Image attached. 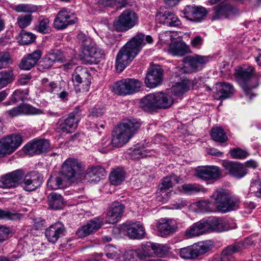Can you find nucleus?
<instances>
[{
    "instance_id": "obj_27",
    "label": "nucleus",
    "mask_w": 261,
    "mask_h": 261,
    "mask_svg": "<svg viewBox=\"0 0 261 261\" xmlns=\"http://www.w3.org/2000/svg\"><path fill=\"white\" fill-rule=\"evenodd\" d=\"M80 168V165L75 159H69L63 163L61 173L67 179L73 177Z\"/></svg>"
},
{
    "instance_id": "obj_22",
    "label": "nucleus",
    "mask_w": 261,
    "mask_h": 261,
    "mask_svg": "<svg viewBox=\"0 0 261 261\" xmlns=\"http://www.w3.org/2000/svg\"><path fill=\"white\" fill-rule=\"evenodd\" d=\"M103 224V219L100 217L94 218L90 220L86 225L79 228L76 234L80 238H85L97 231Z\"/></svg>"
},
{
    "instance_id": "obj_29",
    "label": "nucleus",
    "mask_w": 261,
    "mask_h": 261,
    "mask_svg": "<svg viewBox=\"0 0 261 261\" xmlns=\"http://www.w3.org/2000/svg\"><path fill=\"white\" fill-rule=\"evenodd\" d=\"M159 235L165 237L174 232L177 230V226L175 220L164 219L157 225Z\"/></svg>"
},
{
    "instance_id": "obj_4",
    "label": "nucleus",
    "mask_w": 261,
    "mask_h": 261,
    "mask_svg": "<svg viewBox=\"0 0 261 261\" xmlns=\"http://www.w3.org/2000/svg\"><path fill=\"white\" fill-rule=\"evenodd\" d=\"M142 82L135 79L126 78L115 82L113 86V91L120 95L133 94L138 92Z\"/></svg>"
},
{
    "instance_id": "obj_63",
    "label": "nucleus",
    "mask_w": 261,
    "mask_h": 261,
    "mask_svg": "<svg viewBox=\"0 0 261 261\" xmlns=\"http://www.w3.org/2000/svg\"><path fill=\"white\" fill-rule=\"evenodd\" d=\"M11 230L9 227L0 225V242H3L8 239Z\"/></svg>"
},
{
    "instance_id": "obj_56",
    "label": "nucleus",
    "mask_w": 261,
    "mask_h": 261,
    "mask_svg": "<svg viewBox=\"0 0 261 261\" xmlns=\"http://www.w3.org/2000/svg\"><path fill=\"white\" fill-rule=\"evenodd\" d=\"M114 147L112 143V138H103L99 143V151L102 153H107L111 150Z\"/></svg>"
},
{
    "instance_id": "obj_16",
    "label": "nucleus",
    "mask_w": 261,
    "mask_h": 261,
    "mask_svg": "<svg viewBox=\"0 0 261 261\" xmlns=\"http://www.w3.org/2000/svg\"><path fill=\"white\" fill-rule=\"evenodd\" d=\"M222 165L227 173L237 178H241L248 173L246 168L239 162L225 160Z\"/></svg>"
},
{
    "instance_id": "obj_58",
    "label": "nucleus",
    "mask_w": 261,
    "mask_h": 261,
    "mask_svg": "<svg viewBox=\"0 0 261 261\" xmlns=\"http://www.w3.org/2000/svg\"><path fill=\"white\" fill-rule=\"evenodd\" d=\"M229 153L233 159H244L249 155V152L246 150L240 148L231 149Z\"/></svg>"
},
{
    "instance_id": "obj_24",
    "label": "nucleus",
    "mask_w": 261,
    "mask_h": 261,
    "mask_svg": "<svg viewBox=\"0 0 261 261\" xmlns=\"http://www.w3.org/2000/svg\"><path fill=\"white\" fill-rule=\"evenodd\" d=\"M90 74L88 69L85 67L82 66L77 67L74 70L72 75V79L74 83L77 85L83 83L86 87L84 89H87L90 86Z\"/></svg>"
},
{
    "instance_id": "obj_51",
    "label": "nucleus",
    "mask_w": 261,
    "mask_h": 261,
    "mask_svg": "<svg viewBox=\"0 0 261 261\" xmlns=\"http://www.w3.org/2000/svg\"><path fill=\"white\" fill-rule=\"evenodd\" d=\"M229 10L227 7L217 6L214 9L213 17L214 19L226 18L228 17L227 12Z\"/></svg>"
},
{
    "instance_id": "obj_49",
    "label": "nucleus",
    "mask_w": 261,
    "mask_h": 261,
    "mask_svg": "<svg viewBox=\"0 0 261 261\" xmlns=\"http://www.w3.org/2000/svg\"><path fill=\"white\" fill-rule=\"evenodd\" d=\"M169 250L168 245L153 243V256L163 257L167 254Z\"/></svg>"
},
{
    "instance_id": "obj_7",
    "label": "nucleus",
    "mask_w": 261,
    "mask_h": 261,
    "mask_svg": "<svg viewBox=\"0 0 261 261\" xmlns=\"http://www.w3.org/2000/svg\"><path fill=\"white\" fill-rule=\"evenodd\" d=\"M138 22L136 13L129 10L123 11L114 22V27L118 32H126L134 27Z\"/></svg>"
},
{
    "instance_id": "obj_8",
    "label": "nucleus",
    "mask_w": 261,
    "mask_h": 261,
    "mask_svg": "<svg viewBox=\"0 0 261 261\" xmlns=\"http://www.w3.org/2000/svg\"><path fill=\"white\" fill-rule=\"evenodd\" d=\"M220 168L216 166H201L195 169V176L207 184L214 183L221 178Z\"/></svg>"
},
{
    "instance_id": "obj_55",
    "label": "nucleus",
    "mask_w": 261,
    "mask_h": 261,
    "mask_svg": "<svg viewBox=\"0 0 261 261\" xmlns=\"http://www.w3.org/2000/svg\"><path fill=\"white\" fill-rule=\"evenodd\" d=\"M107 256L110 259H116L120 257L121 252L119 249L111 245H108L105 248Z\"/></svg>"
},
{
    "instance_id": "obj_47",
    "label": "nucleus",
    "mask_w": 261,
    "mask_h": 261,
    "mask_svg": "<svg viewBox=\"0 0 261 261\" xmlns=\"http://www.w3.org/2000/svg\"><path fill=\"white\" fill-rule=\"evenodd\" d=\"M29 95V90L25 89H17L15 90L11 95V101L12 103H15L19 101H24L27 99Z\"/></svg>"
},
{
    "instance_id": "obj_53",
    "label": "nucleus",
    "mask_w": 261,
    "mask_h": 261,
    "mask_svg": "<svg viewBox=\"0 0 261 261\" xmlns=\"http://www.w3.org/2000/svg\"><path fill=\"white\" fill-rule=\"evenodd\" d=\"M22 215L19 213L0 209V219L8 220H17L20 219Z\"/></svg>"
},
{
    "instance_id": "obj_44",
    "label": "nucleus",
    "mask_w": 261,
    "mask_h": 261,
    "mask_svg": "<svg viewBox=\"0 0 261 261\" xmlns=\"http://www.w3.org/2000/svg\"><path fill=\"white\" fill-rule=\"evenodd\" d=\"M193 86L191 81L188 79H184L181 82L176 83L172 87V91L174 95L179 96L187 92Z\"/></svg>"
},
{
    "instance_id": "obj_28",
    "label": "nucleus",
    "mask_w": 261,
    "mask_h": 261,
    "mask_svg": "<svg viewBox=\"0 0 261 261\" xmlns=\"http://www.w3.org/2000/svg\"><path fill=\"white\" fill-rule=\"evenodd\" d=\"M42 56V51L37 49L31 54L23 57L19 64V68L24 70H29L33 67L38 62Z\"/></svg>"
},
{
    "instance_id": "obj_3",
    "label": "nucleus",
    "mask_w": 261,
    "mask_h": 261,
    "mask_svg": "<svg viewBox=\"0 0 261 261\" xmlns=\"http://www.w3.org/2000/svg\"><path fill=\"white\" fill-rule=\"evenodd\" d=\"M173 103L171 95L162 92L150 93L141 99L140 106L144 111L152 112L157 109H167Z\"/></svg>"
},
{
    "instance_id": "obj_23",
    "label": "nucleus",
    "mask_w": 261,
    "mask_h": 261,
    "mask_svg": "<svg viewBox=\"0 0 261 261\" xmlns=\"http://www.w3.org/2000/svg\"><path fill=\"white\" fill-rule=\"evenodd\" d=\"M183 13L187 19L194 21H200L206 16L207 12L203 7L191 5L186 6Z\"/></svg>"
},
{
    "instance_id": "obj_2",
    "label": "nucleus",
    "mask_w": 261,
    "mask_h": 261,
    "mask_svg": "<svg viewBox=\"0 0 261 261\" xmlns=\"http://www.w3.org/2000/svg\"><path fill=\"white\" fill-rule=\"evenodd\" d=\"M140 127V123L135 119H127L115 128L112 134V143L115 147H121L126 144Z\"/></svg>"
},
{
    "instance_id": "obj_33",
    "label": "nucleus",
    "mask_w": 261,
    "mask_h": 261,
    "mask_svg": "<svg viewBox=\"0 0 261 261\" xmlns=\"http://www.w3.org/2000/svg\"><path fill=\"white\" fill-rule=\"evenodd\" d=\"M68 180L61 173L51 175L47 182V188L50 190L62 189L67 186Z\"/></svg>"
},
{
    "instance_id": "obj_40",
    "label": "nucleus",
    "mask_w": 261,
    "mask_h": 261,
    "mask_svg": "<svg viewBox=\"0 0 261 261\" xmlns=\"http://www.w3.org/2000/svg\"><path fill=\"white\" fill-rule=\"evenodd\" d=\"M48 202L49 207L54 210L61 209L65 204L63 197L55 192H52L49 195Z\"/></svg>"
},
{
    "instance_id": "obj_43",
    "label": "nucleus",
    "mask_w": 261,
    "mask_h": 261,
    "mask_svg": "<svg viewBox=\"0 0 261 261\" xmlns=\"http://www.w3.org/2000/svg\"><path fill=\"white\" fill-rule=\"evenodd\" d=\"M193 206L197 212L201 213L214 212L216 211V206L213 201L201 200L193 204Z\"/></svg>"
},
{
    "instance_id": "obj_48",
    "label": "nucleus",
    "mask_w": 261,
    "mask_h": 261,
    "mask_svg": "<svg viewBox=\"0 0 261 261\" xmlns=\"http://www.w3.org/2000/svg\"><path fill=\"white\" fill-rule=\"evenodd\" d=\"M19 42L20 44L26 45L33 42L36 39V36L30 32L22 30L19 34Z\"/></svg>"
},
{
    "instance_id": "obj_52",
    "label": "nucleus",
    "mask_w": 261,
    "mask_h": 261,
    "mask_svg": "<svg viewBox=\"0 0 261 261\" xmlns=\"http://www.w3.org/2000/svg\"><path fill=\"white\" fill-rule=\"evenodd\" d=\"M249 192L254 194V195L261 198V180L259 179H252L251 181Z\"/></svg>"
},
{
    "instance_id": "obj_21",
    "label": "nucleus",
    "mask_w": 261,
    "mask_h": 261,
    "mask_svg": "<svg viewBox=\"0 0 261 261\" xmlns=\"http://www.w3.org/2000/svg\"><path fill=\"white\" fill-rule=\"evenodd\" d=\"M21 187L27 191L36 190L41 184L39 174L36 172H31L25 175L23 174L22 179L20 181Z\"/></svg>"
},
{
    "instance_id": "obj_32",
    "label": "nucleus",
    "mask_w": 261,
    "mask_h": 261,
    "mask_svg": "<svg viewBox=\"0 0 261 261\" xmlns=\"http://www.w3.org/2000/svg\"><path fill=\"white\" fill-rule=\"evenodd\" d=\"M216 92L214 97L216 99L223 100L230 97L233 93L232 86L228 83H219L216 85Z\"/></svg>"
},
{
    "instance_id": "obj_59",
    "label": "nucleus",
    "mask_w": 261,
    "mask_h": 261,
    "mask_svg": "<svg viewBox=\"0 0 261 261\" xmlns=\"http://www.w3.org/2000/svg\"><path fill=\"white\" fill-rule=\"evenodd\" d=\"M32 19V16L30 14L21 15L17 18V23L20 28L23 29L29 26Z\"/></svg>"
},
{
    "instance_id": "obj_38",
    "label": "nucleus",
    "mask_w": 261,
    "mask_h": 261,
    "mask_svg": "<svg viewBox=\"0 0 261 261\" xmlns=\"http://www.w3.org/2000/svg\"><path fill=\"white\" fill-rule=\"evenodd\" d=\"M106 175L105 170L101 167H94L87 171L85 178L91 182H97Z\"/></svg>"
},
{
    "instance_id": "obj_60",
    "label": "nucleus",
    "mask_w": 261,
    "mask_h": 261,
    "mask_svg": "<svg viewBox=\"0 0 261 261\" xmlns=\"http://www.w3.org/2000/svg\"><path fill=\"white\" fill-rule=\"evenodd\" d=\"M56 62V58L52 52L48 53L41 62V66L44 68H50Z\"/></svg>"
},
{
    "instance_id": "obj_10",
    "label": "nucleus",
    "mask_w": 261,
    "mask_h": 261,
    "mask_svg": "<svg viewBox=\"0 0 261 261\" xmlns=\"http://www.w3.org/2000/svg\"><path fill=\"white\" fill-rule=\"evenodd\" d=\"M209 56L195 55L185 57L184 60V72L192 73L200 70L210 61Z\"/></svg>"
},
{
    "instance_id": "obj_45",
    "label": "nucleus",
    "mask_w": 261,
    "mask_h": 261,
    "mask_svg": "<svg viewBox=\"0 0 261 261\" xmlns=\"http://www.w3.org/2000/svg\"><path fill=\"white\" fill-rule=\"evenodd\" d=\"M193 245L197 257L207 253L213 247V244L211 241L199 242Z\"/></svg>"
},
{
    "instance_id": "obj_1",
    "label": "nucleus",
    "mask_w": 261,
    "mask_h": 261,
    "mask_svg": "<svg viewBox=\"0 0 261 261\" xmlns=\"http://www.w3.org/2000/svg\"><path fill=\"white\" fill-rule=\"evenodd\" d=\"M144 36L138 34L122 46L118 52L115 59V68L121 72L133 61L144 44Z\"/></svg>"
},
{
    "instance_id": "obj_36",
    "label": "nucleus",
    "mask_w": 261,
    "mask_h": 261,
    "mask_svg": "<svg viewBox=\"0 0 261 261\" xmlns=\"http://www.w3.org/2000/svg\"><path fill=\"white\" fill-rule=\"evenodd\" d=\"M51 52L56 58V61L66 63L64 65V67L66 69H71L76 64L77 59L75 57L70 58L61 50H56Z\"/></svg>"
},
{
    "instance_id": "obj_50",
    "label": "nucleus",
    "mask_w": 261,
    "mask_h": 261,
    "mask_svg": "<svg viewBox=\"0 0 261 261\" xmlns=\"http://www.w3.org/2000/svg\"><path fill=\"white\" fill-rule=\"evenodd\" d=\"M180 256L186 259H192L197 258L193 245L181 248Z\"/></svg>"
},
{
    "instance_id": "obj_37",
    "label": "nucleus",
    "mask_w": 261,
    "mask_h": 261,
    "mask_svg": "<svg viewBox=\"0 0 261 261\" xmlns=\"http://www.w3.org/2000/svg\"><path fill=\"white\" fill-rule=\"evenodd\" d=\"M83 54L85 58H91L94 59V61L99 62L103 58V51L98 48L96 45H89L85 46L83 49Z\"/></svg>"
},
{
    "instance_id": "obj_19",
    "label": "nucleus",
    "mask_w": 261,
    "mask_h": 261,
    "mask_svg": "<svg viewBox=\"0 0 261 261\" xmlns=\"http://www.w3.org/2000/svg\"><path fill=\"white\" fill-rule=\"evenodd\" d=\"M125 207L120 202L115 201L109 207L106 216V221L110 224H115L121 218Z\"/></svg>"
},
{
    "instance_id": "obj_14",
    "label": "nucleus",
    "mask_w": 261,
    "mask_h": 261,
    "mask_svg": "<svg viewBox=\"0 0 261 261\" xmlns=\"http://www.w3.org/2000/svg\"><path fill=\"white\" fill-rule=\"evenodd\" d=\"M45 113L41 110L27 103L21 104L5 112V114L10 118L18 117L20 115H39Z\"/></svg>"
},
{
    "instance_id": "obj_13",
    "label": "nucleus",
    "mask_w": 261,
    "mask_h": 261,
    "mask_svg": "<svg viewBox=\"0 0 261 261\" xmlns=\"http://www.w3.org/2000/svg\"><path fill=\"white\" fill-rule=\"evenodd\" d=\"M205 222L207 231L212 230L222 232L236 227L234 224H230L226 220L215 217H211L205 219Z\"/></svg>"
},
{
    "instance_id": "obj_5",
    "label": "nucleus",
    "mask_w": 261,
    "mask_h": 261,
    "mask_svg": "<svg viewBox=\"0 0 261 261\" xmlns=\"http://www.w3.org/2000/svg\"><path fill=\"white\" fill-rule=\"evenodd\" d=\"M22 143L19 134H13L0 139V158L11 155Z\"/></svg>"
},
{
    "instance_id": "obj_62",
    "label": "nucleus",
    "mask_w": 261,
    "mask_h": 261,
    "mask_svg": "<svg viewBox=\"0 0 261 261\" xmlns=\"http://www.w3.org/2000/svg\"><path fill=\"white\" fill-rule=\"evenodd\" d=\"M188 202L184 198H179L174 200L169 205V208L171 210H181L186 206Z\"/></svg>"
},
{
    "instance_id": "obj_34",
    "label": "nucleus",
    "mask_w": 261,
    "mask_h": 261,
    "mask_svg": "<svg viewBox=\"0 0 261 261\" xmlns=\"http://www.w3.org/2000/svg\"><path fill=\"white\" fill-rule=\"evenodd\" d=\"M168 52L173 56L181 57L190 52L189 46L182 41H174L169 46Z\"/></svg>"
},
{
    "instance_id": "obj_26",
    "label": "nucleus",
    "mask_w": 261,
    "mask_h": 261,
    "mask_svg": "<svg viewBox=\"0 0 261 261\" xmlns=\"http://www.w3.org/2000/svg\"><path fill=\"white\" fill-rule=\"evenodd\" d=\"M156 19L159 23L168 27H176L181 24L178 17L169 11H166L164 13H158L156 15Z\"/></svg>"
},
{
    "instance_id": "obj_39",
    "label": "nucleus",
    "mask_w": 261,
    "mask_h": 261,
    "mask_svg": "<svg viewBox=\"0 0 261 261\" xmlns=\"http://www.w3.org/2000/svg\"><path fill=\"white\" fill-rule=\"evenodd\" d=\"M126 172L121 167L113 169L109 175L110 182L115 186L120 185L125 179Z\"/></svg>"
},
{
    "instance_id": "obj_61",
    "label": "nucleus",
    "mask_w": 261,
    "mask_h": 261,
    "mask_svg": "<svg viewBox=\"0 0 261 261\" xmlns=\"http://www.w3.org/2000/svg\"><path fill=\"white\" fill-rule=\"evenodd\" d=\"M42 84L43 85V88L46 91L49 92L50 93L55 92L58 89L57 85L54 82H49L47 79L44 78L42 80Z\"/></svg>"
},
{
    "instance_id": "obj_12",
    "label": "nucleus",
    "mask_w": 261,
    "mask_h": 261,
    "mask_svg": "<svg viewBox=\"0 0 261 261\" xmlns=\"http://www.w3.org/2000/svg\"><path fill=\"white\" fill-rule=\"evenodd\" d=\"M179 178L174 174L164 177L160 185L157 194L159 201L165 202L168 201L172 194L170 190L174 185L179 182Z\"/></svg>"
},
{
    "instance_id": "obj_20",
    "label": "nucleus",
    "mask_w": 261,
    "mask_h": 261,
    "mask_svg": "<svg viewBox=\"0 0 261 261\" xmlns=\"http://www.w3.org/2000/svg\"><path fill=\"white\" fill-rule=\"evenodd\" d=\"M136 255L140 259L146 257L153 256V243L147 242L142 245L140 249L135 252H127L125 255V261H136L135 256Z\"/></svg>"
},
{
    "instance_id": "obj_6",
    "label": "nucleus",
    "mask_w": 261,
    "mask_h": 261,
    "mask_svg": "<svg viewBox=\"0 0 261 261\" xmlns=\"http://www.w3.org/2000/svg\"><path fill=\"white\" fill-rule=\"evenodd\" d=\"M254 73V68L249 66L247 68H239L236 69V74L242 80V87L245 93L247 98L251 99L254 95L251 93L252 89L256 87L258 84L253 85L255 79L252 77Z\"/></svg>"
},
{
    "instance_id": "obj_11",
    "label": "nucleus",
    "mask_w": 261,
    "mask_h": 261,
    "mask_svg": "<svg viewBox=\"0 0 261 261\" xmlns=\"http://www.w3.org/2000/svg\"><path fill=\"white\" fill-rule=\"evenodd\" d=\"M80 118L77 114L71 113L65 119H60L56 124V130L60 134H70L76 129Z\"/></svg>"
},
{
    "instance_id": "obj_31",
    "label": "nucleus",
    "mask_w": 261,
    "mask_h": 261,
    "mask_svg": "<svg viewBox=\"0 0 261 261\" xmlns=\"http://www.w3.org/2000/svg\"><path fill=\"white\" fill-rule=\"evenodd\" d=\"M49 143L48 140H40L28 143L23 148L24 151H27L30 153L39 154L45 151L49 148Z\"/></svg>"
},
{
    "instance_id": "obj_18",
    "label": "nucleus",
    "mask_w": 261,
    "mask_h": 261,
    "mask_svg": "<svg viewBox=\"0 0 261 261\" xmlns=\"http://www.w3.org/2000/svg\"><path fill=\"white\" fill-rule=\"evenodd\" d=\"M121 228L126 231L130 238L133 239H142L145 234L144 226L138 221L126 222L121 226Z\"/></svg>"
},
{
    "instance_id": "obj_9",
    "label": "nucleus",
    "mask_w": 261,
    "mask_h": 261,
    "mask_svg": "<svg viewBox=\"0 0 261 261\" xmlns=\"http://www.w3.org/2000/svg\"><path fill=\"white\" fill-rule=\"evenodd\" d=\"M77 21L76 15L69 8H63L57 13L54 21V27L58 30H62Z\"/></svg>"
},
{
    "instance_id": "obj_57",
    "label": "nucleus",
    "mask_w": 261,
    "mask_h": 261,
    "mask_svg": "<svg viewBox=\"0 0 261 261\" xmlns=\"http://www.w3.org/2000/svg\"><path fill=\"white\" fill-rule=\"evenodd\" d=\"M49 21L48 18H43L40 20L35 26V29L38 32L46 34L49 31Z\"/></svg>"
},
{
    "instance_id": "obj_17",
    "label": "nucleus",
    "mask_w": 261,
    "mask_h": 261,
    "mask_svg": "<svg viewBox=\"0 0 261 261\" xmlns=\"http://www.w3.org/2000/svg\"><path fill=\"white\" fill-rule=\"evenodd\" d=\"M23 171L17 170L11 173L7 174L0 179V188L9 189L16 187L22 179Z\"/></svg>"
},
{
    "instance_id": "obj_41",
    "label": "nucleus",
    "mask_w": 261,
    "mask_h": 261,
    "mask_svg": "<svg viewBox=\"0 0 261 261\" xmlns=\"http://www.w3.org/2000/svg\"><path fill=\"white\" fill-rule=\"evenodd\" d=\"M242 246V243H238L233 245L229 246L226 248L222 252L221 257L215 258V261H229L231 258L232 255L239 251Z\"/></svg>"
},
{
    "instance_id": "obj_46",
    "label": "nucleus",
    "mask_w": 261,
    "mask_h": 261,
    "mask_svg": "<svg viewBox=\"0 0 261 261\" xmlns=\"http://www.w3.org/2000/svg\"><path fill=\"white\" fill-rule=\"evenodd\" d=\"M211 136L214 141L220 143L225 142L228 139L223 129L218 126L213 127L211 132Z\"/></svg>"
},
{
    "instance_id": "obj_64",
    "label": "nucleus",
    "mask_w": 261,
    "mask_h": 261,
    "mask_svg": "<svg viewBox=\"0 0 261 261\" xmlns=\"http://www.w3.org/2000/svg\"><path fill=\"white\" fill-rule=\"evenodd\" d=\"M182 189L187 194H191L200 191V188L196 184H185L182 186Z\"/></svg>"
},
{
    "instance_id": "obj_15",
    "label": "nucleus",
    "mask_w": 261,
    "mask_h": 261,
    "mask_svg": "<svg viewBox=\"0 0 261 261\" xmlns=\"http://www.w3.org/2000/svg\"><path fill=\"white\" fill-rule=\"evenodd\" d=\"M163 70L159 65L151 67L146 74L145 83L146 86L153 88L159 85L163 80Z\"/></svg>"
},
{
    "instance_id": "obj_54",
    "label": "nucleus",
    "mask_w": 261,
    "mask_h": 261,
    "mask_svg": "<svg viewBox=\"0 0 261 261\" xmlns=\"http://www.w3.org/2000/svg\"><path fill=\"white\" fill-rule=\"evenodd\" d=\"M147 152L141 146H136L133 149H130L129 153L133 159H138L147 156Z\"/></svg>"
},
{
    "instance_id": "obj_35",
    "label": "nucleus",
    "mask_w": 261,
    "mask_h": 261,
    "mask_svg": "<svg viewBox=\"0 0 261 261\" xmlns=\"http://www.w3.org/2000/svg\"><path fill=\"white\" fill-rule=\"evenodd\" d=\"M229 194L227 190L220 189L215 191L211 196V200H214L213 203L216 206V211L220 212V206H223Z\"/></svg>"
},
{
    "instance_id": "obj_25",
    "label": "nucleus",
    "mask_w": 261,
    "mask_h": 261,
    "mask_svg": "<svg viewBox=\"0 0 261 261\" xmlns=\"http://www.w3.org/2000/svg\"><path fill=\"white\" fill-rule=\"evenodd\" d=\"M65 228L61 223H56L46 229L45 236L48 241L55 243L59 238L64 235Z\"/></svg>"
},
{
    "instance_id": "obj_30",
    "label": "nucleus",
    "mask_w": 261,
    "mask_h": 261,
    "mask_svg": "<svg viewBox=\"0 0 261 261\" xmlns=\"http://www.w3.org/2000/svg\"><path fill=\"white\" fill-rule=\"evenodd\" d=\"M205 225V219L194 223L185 231V237L191 239L202 235L207 231Z\"/></svg>"
},
{
    "instance_id": "obj_42",
    "label": "nucleus",
    "mask_w": 261,
    "mask_h": 261,
    "mask_svg": "<svg viewBox=\"0 0 261 261\" xmlns=\"http://www.w3.org/2000/svg\"><path fill=\"white\" fill-rule=\"evenodd\" d=\"M240 203V200L238 197L230 196L228 195L224 205L220 206V212L225 213L229 211L236 210L239 208Z\"/></svg>"
}]
</instances>
